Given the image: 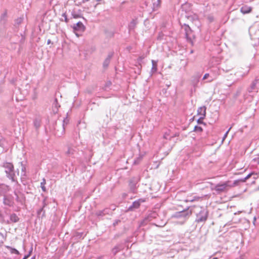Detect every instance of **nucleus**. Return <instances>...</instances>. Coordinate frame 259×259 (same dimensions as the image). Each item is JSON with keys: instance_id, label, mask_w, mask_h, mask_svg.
<instances>
[{"instance_id": "1", "label": "nucleus", "mask_w": 259, "mask_h": 259, "mask_svg": "<svg viewBox=\"0 0 259 259\" xmlns=\"http://www.w3.org/2000/svg\"><path fill=\"white\" fill-rule=\"evenodd\" d=\"M196 214L195 222L197 223H204L208 218V211L203 207L197 206L195 209H192V213Z\"/></svg>"}, {"instance_id": "2", "label": "nucleus", "mask_w": 259, "mask_h": 259, "mask_svg": "<svg viewBox=\"0 0 259 259\" xmlns=\"http://www.w3.org/2000/svg\"><path fill=\"white\" fill-rule=\"evenodd\" d=\"M2 166L5 169V172L8 178L11 180L12 182H16L14 167L12 163L5 162L3 163Z\"/></svg>"}, {"instance_id": "3", "label": "nucleus", "mask_w": 259, "mask_h": 259, "mask_svg": "<svg viewBox=\"0 0 259 259\" xmlns=\"http://www.w3.org/2000/svg\"><path fill=\"white\" fill-rule=\"evenodd\" d=\"M210 189L211 191H215L218 194H220L225 191L228 187H234L232 184H230V181L225 182L223 183H219L217 185H214L210 183Z\"/></svg>"}, {"instance_id": "4", "label": "nucleus", "mask_w": 259, "mask_h": 259, "mask_svg": "<svg viewBox=\"0 0 259 259\" xmlns=\"http://www.w3.org/2000/svg\"><path fill=\"white\" fill-rule=\"evenodd\" d=\"M192 213V208L189 210V208L184 209L182 211H178L175 212L173 215V218L180 219L183 218L186 219L188 218Z\"/></svg>"}, {"instance_id": "5", "label": "nucleus", "mask_w": 259, "mask_h": 259, "mask_svg": "<svg viewBox=\"0 0 259 259\" xmlns=\"http://www.w3.org/2000/svg\"><path fill=\"white\" fill-rule=\"evenodd\" d=\"M72 28L73 29V31L75 32V34L79 37L81 35L80 34L76 32H83L85 30V27L83 24V23L80 21L78 22L76 24H74L73 26H72Z\"/></svg>"}, {"instance_id": "6", "label": "nucleus", "mask_w": 259, "mask_h": 259, "mask_svg": "<svg viewBox=\"0 0 259 259\" xmlns=\"http://www.w3.org/2000/svg\"><path fill=\"white\" fill-rule=\"evenodd\" d=\"M140 181L138 177H133L129 181L128 186L130 191L133 193H135L137 190V185Z\"/></svg>"}, {"instance_id": "7", "label": "nucleus", "mask_w": 259, "mask_h": 259, "mask_svg": "<svg viewBox=\"0 0 259 259\" xmlns=\"http://www.w3.org/2000/svg\"><path fill=\"white\" fill-rule=\"evenodd\" d=\"M146 201V199L144 198H140L135 201H134L132 204L128 207L129 210H134L139 208L141 203H144Z\"/></svg>"}, {"instance_id": "8", "label": "nucleus", "mask_w": 259, "mask_h": 259, "mask_svg": "<svg viewBox=\"0 0 259 259\" xmlns=\"http://www.w3.org/2000/svg\"><path fill=\"white\" fill-rule=\"evenodd\" d=\"M3 203L5 205L8 206H12L14 203L13 197L10 195H4Z\"/></svg>"}, {"instance_id": "9", "label": "nucleus", "mask_w": 259, "mask_h": 259, "mask_svg": "<svg viewBox=\"0 0 259 259\" xmlns=\"http://www.w3.org/2000/svg\"><path fill=\"white\" fill-rule=\"evenodd\" d=\"M257 85H259V78L257 77L252 82L250 87L247 89V91L249 93H251L253 91H256L258 89Z\"/></svg>"}, {"instance_id": "10", "label": "nucleus", "mask_w": 259, "mask_h": 259, "mask_svg": "<svg viewBox=\"0 0 259 259\" xmlns=\"http://www.w3.org/2000/svg\"><path fill=\"white\" fill-rule=\"evenodd\" d=\"M252 174H253L252 173L249 174L248 175H247V176L246 177H245L243 179H238V180L234 181V182L232 183V185L233 186H237L241 182H242V183L245 182L246 181V180H247L250 178V177L251 176V175Z\"/></svg>"}, {"instance_id": "11", "label": "nucleus", "mask_w": 259, "mask_h": 259, "mask_svg": "<svg viewBox=\"0 0 259 259\" xmlns=\"http://www.w3.org/2000/svg\"><path fill=\"white\" fill-rule=\"evenodd\" d=\"M113 56V52H110L108 54L107 58L105 59L103 64V66L104 68H106L108 66Z\"/></svg>"}, {"instance_id": "12", "label": "nucleus", "mask_w": 259, "mask_h": 259, "mask_svg": "<svg viewBox=\"0 0 259 259\" xmlns=\"http://www.w3.org/2000/svg\"><path fill=\"white\" fill-rule=\"evenodd\" d=\"M71 17H70V19L72 18L77 19L82 17L81 11L78 10L76 11L75 10H73L71 12Z\"/></svg>"}, {"instance_id": "13", "label": "nucleus", "mask_w": 259, "mask_h": 259, "mask_svg": "<svg viewBox=\"0 0 259 259\" xmlns=\"http://www.w3.org/2000/svg\"><path fill=\"white\" fill-rule=\"evenodd\" d=\"M76 152L75 147L70 145H67V150L66 151V154L68 156H72Z\"/></svg>"}, {"instance_id": "14", "label": "nucleus", "mask_w": 259, "mask_h": 259, "mask_svg": "<svg viewBox=\"0 0 259 259\" xmlns=\"http://www.w3.org/2000/svg\"><path fill=\"white\" fill-rule=\"evenodd\" d=\"M138 23V21L137 19H133L131 22L130 23L128 26V29L129 32H131L132 31L134 30L135 28L136 27V25Z\"/></svg>"}, {"instance_id": "15", "label": "nucleus", "mask_w": 259, "mask_h": 259, "mask_svg": "<svg viewBox=\"0 0 259 259\" xmlns=\"http://www.w3.org/2000/svg\"><path fill=\"white\" fill-rule=\"evenodd\" d=\"M7 21V13L6 11L3 13L0 18V24L4 26Z\"/></svg>"}, {"instance_id": "16", "label": "nucleus", "mask_w": 259, "mask_h": 259, "mask_svg": "<svg viewBox=\"0 0 259 259\" xmlns=\"http://www.w3.org/2000/svg\"><path fill=\"white\" fill-rule=\"evenodd\" d=\"M206 107L205 106L198 108L197 110V114L201 115V117H205Z\"/></svg>"}, {"instance_id": "17", "label": "nucleus", "mask_w": 259, "mask_h": 259, "mask_svg": "<svg viewBox=\"0 0 259 259\" xmlns=\"http://www.w3.org/2000/svg\"><path fill=\"white\" fill-rule=\"evenodd\" d=\"M251 11L252 8L247 6H244L240 9V12L243 14L249 13Z\"/></svg>"}, {"instance_id": "18", "label": "nucleus", "mask_w": 259, "mask_h": 259, "mask_svg": "<svg viewBox=\"0 0 259 259\" xmlns=\"http://www.w3.org/2000/svg\"><path fill=\"white\" fill-rule=\"evenodd\" d=\"M184 26L185 27L184 30L185 31L186 37L187 39H188L189 36L190 35L191 33L192 32V30L188 25H187L186 24H184Z\"/></svg>"}, {"instance_id": "19", "label": "nucleus", "mask_w": 259, "mask_h": 259, "mask_svg": "<svg viewBox=\"0 0 259 259\" xmlns=\"http://www.w3.org/2000/svg\"><path fill=\"white\" fill-rule=\"evenodd\" d=\"M10 222L12 223L18 222L19 220V218L15 213H12L10 217Z\"/></svg>"}, {"instance_id": "20", "label": "nucleus", "mask_w": 259, "mask_h": 259, "mask_svg": "<svg viewBox=\"0 0 259 259\" xmlns=\"http://www.w3.org/2000/svg\"><path fill=\"white\" fill-rule=\"evenodd\" d=\"M157 215L158 214L156 211H151L147 216L149 219L151 221L152 219L156 218Z\"/></svg>"}, {"instance_id": "21", "label": "nucleus", "mask_w": 259, "mask_h": 259, "mask_svg": "<svg viewBox=\"0 0 259 259\" xmlns=\"http://www.w3.org/2000/svg\"><path fill=\"white\" fill-rule=\"evenodd\" d=\"M37 214L38 217H41V218L45 217V211L44 210V208L41 207L39 208L37 211Z\"/></svg>"}, {"instance_id": "22", "label": "nucleus", "mask_w": 259, "mask_h": 259, "mask_svg": "<svg viewBox=\"0 0 259 259\" xmlns=\"http://www.w3.org/2000/svg\"><path fill=\"white\" fill-rule=\"evenodd\" d=\"M122 244H118L112 249L113 253L115 254L122 249Z\"/></svg>"}, {"instance_id": "23", "label": "nucleus", "mask_w": 259, "mask_h": 259, "mask_svg": "<svg viewBox=\"0 0 259 259\" xmlns=\"http://www.w3.org/2000/svg\"><path fill=\"white\" fill-rule=\"evenodd\" d=\"M33 124L36 129H38L41 125V120L38 118H35L33 121Z\"/></svg>"}, {"instance_id": "24", "label": "nucleus", "mask_w": 259, "mask_h": 259, "mask_svg": "<svg viewBox=\"0 0 259 259\" xmlns=\"http://www.w3.org/2000/svg\"><path fill=\"white\" fill-rule=\"evenodd\" d=\"M152 67L151 71V72L154 73V72H156L157 70V62L154 60H152Z\"/></svg>"}, {"instance_id": "25", "label": "nucleus", "mask_w": 259, "mask_h": 259, "mask_svg": "<svg viewBox=\"0 0 259 259\" xmlns=\"http://www.w3.org/2000/svg\"><path fill=\"white\" fill-rule=\"evenodd\" d=\"M151 221L147 216H146L140 223L141 227L145 226L148 222Z\"/></svg>"}, {"instance_id": "26", "label": "nucleus", "mask_w": 259, "mask_h": 259, "mask_svg": "<svg viewBox=\"0 0 259 259\" xmlns=\"http://www.w3.org/2000/svg\"><path fill=\"white\" fill-rule=\"evenodd\" d=\"M46 183V180L45 178H44L42 180V181L40 183V187L42 189V190L44 191V192H46V188L45 187V184Z\"/></svg>"}, {"instance_id": "27", "label": "nucleus", "mask_w": 259, "mask_h": 259, "mask_svg": "<svg viewBox=\"0 0 259 259\" xmlns=\"http://www.w3.org/2000/svg\"><path fill=\"white\" fill-rule=\"evenodd\" d=\"M95 214H96V215H97L98 217H103L105 215V214H104V211L103 209L101 210H97L95 212Z\"/></svg>"}, {"instance_id": "28", "label": "nucleus", "mask_w": 259, "mask_h": 259, "mask_svg": "<svg viewBox=\"0 0 259 259\" xmlns=\"http://www.w3.org/2000/svg\"><path fill=\"white\" fill-rule=\"evenodd\" d=\"M10 251V252L12 254H18L19 253V251L16 249L15 248H12L10 246H6Z\"/></svg>"}, {"instance_id": "29", "label": "nucleus", "mask_w": 259, "mask_h": 259, "mask_svg": "<svg viewBox=\"0 0 259 259\" xmlns=\"http://www.w3.org/2000/svg\"><path fill=\"white\" fill-rule=\"evenodd\" d=\"M200 199V197L194 196L193 198H188L186 200V201L187 202H193L195 201H198Z\"/></svg>"}, {"instance_id": "30", "label": "nucleus", "mask_w": 259, "mask_h": 259, "mask_svg": "<svg viewBox=\"0 0 259 259\" xmlns=\"http://www.w3.org/2000/svg\"><path fill=\"white\" fill-rule=\"evenodd\" d=\"M160 2H161L160 0H157V1L156 3H154L153 4V10L154 11L156 10L158 8V7L160 6Z\"/></svg>"}, {"instance_id": "31", "label": "nucleus", "mask_w": 259, "mask_h": 259, "mask_svg": "<svg viewBox=\"0 0 259 259\" xmlns=\"http://www.w3.org/2000/svg\"><path fill=\"white\" fill-rule=\"evenodd\" d=\"M169 137H170L169 131H167L166 132H165L163 136V139H165L166 140H169Z\"/></svg>"}, {"instance_id": "32", "label": "nucleus", "mask_w": 259, "mask_h": 259, "mask_svg": "<svg viewBox=\"0 0 259 259\" xmlns=\"http://www.w3.org/2000/svg\"><path fill=\"white\" fill-rule=\"evenodd\" d=\"M203 131L202 128L201 126L196 125L194 128V131L197 133H201Z\"/></svg>"}, {"instance_id": "33", "label": "nucleus", "mask_w": 259, "mask_h": 259, "mask_svg": "<svg viewBox=\"0 0 259 259\" xmlns=\"http://www.w3.org/2000/svg\"><path fill=\"white\" fill-rule=\"evenodd\" d=\"M65 120H63V123L62 124V132L61 135H59L57 133L56 134L58 135V136H61L65 133Z\"/></svg>"}, {"instance_id": "34", "label": "nucleus", "mask_w": 259, "mask_h": 259, "mask_svg": "<svg viewBox=\"0 0 259 259\" xmlns=\"http://www.w3.org/2000/svg\"><path fill=\"white\" fill-rule=\"evenodd\" d=\"M49 203L48 202H47V197H45L44 199H43V201L42 202V207L45 208L46 206H47L48 205Z\"/></svg>"}, {"instance_id": "35", "label": "nucleus", "mask_w": 259, "mask_h": 259, "mask_svg": "<svg viewBox=\"0 0 259 259\" xmlns=\"http://www.w3.org/2000/svg\"><path fill=\"white\" fill-rule=\"evenodd\" d=\"M20 163H21V171H22V173H23V175L25 176V171H26L25 166L23 164L22 162H21Z\"/></svg>"}, {"instance_id": "36", "label": "nucleus", "mask_w": 259, "mask_h": 259, "mask_svg": "<svg viewBox=\"0 0 259 259\" xmlns=\"http://www.w3.org/2000/svg\"><path fill=\"white\" fill-rule=\"evenodd\" d=\"M205 117H200V118L197 120V122L198 124H205V123L203 121V119H204Z\"/></svg>"}, {"instance_id": "37", "label": "nucleus", "mask_w": 259, "mask_h": 259, "mask_svg": "<svg viewBox=\"0 0 259 259\" xmlns=\"http://www.w3.org/2000/svg\"><path fill=\"white\" fill-rule=\"evenodd\" d=\"M32 251V245H31V247L30 248V250L29 251L28 254H27V255H25L23 259H27L30 255Z\"/></svg>"}, {"instance_id": "38", "label": "nucleus", "mask_w": 259, "mask_h": 259, "mask_svg": "<svg viewBox=\"0 0 259 259\" xmlns=\"http://www.w3.org/2000/svg\"><path fill=\"white\" fill-rule=\"evenodd\" d=\"M62 17L64 18V21L66 23H68L69 21V18L67 17V16L66 14V13H64L62 14Z\"/></svg>"}, {"instance_id": "39", "label": "nucleus", "mask_w": 259, "mask_h": 259, "mask_svg": "<svg viewBox=\"0 0 259 259\" xmlns=\"http://www.w3.org/2000/svg\"><path fill=\"white\" fill-rule=\"evenodd\" d=\"M104 214L105 215L106 214H110L111 213V210L109 208H105L104 209Z\"/></svg>"}, {"instance_id": "40", "label": "nucleus", "mask_w": 259, "mask_h": 259, "mask_svg": "<svg viewBox=\"0 0 259 259\" xmlns=\"http://www.w3.org/2000/svg\"><path fill=\"white\" fill-rule=\"evenodd\" d=\"M231 128V127H230L228 129V130L226 132V133L225 134V135H224V136L223 137V140H224L226 139V138L227 137V135H228L229 131H230Z\"/></svg>"}, {"instance_id": "41", "label": "nucleus", "mask_w": 259, "mask_h": 259, "mask_svg": "<svg viewBox=\"0 0 259 259\" xmlns=\"http://www.w3.org/2000/svg\"><path fill=\"white\" fill-rule=\"evenodd\" d=\"M179 136V133H175V134H174L172 135H170V137H169V140H171L172 138L176 137H178Z\"/></svg>"}, {"instance_id": "42", "label": "nucleus", "mask_w": 259, "mask_h": 259, "mask_svg": "<svg viewBox=\"0 0 259 259\" xmlns=\"http://www.w3.org/2000/svg\"><path fill=\"white\" fill-rule=\"evenodd\" d=\"M141 159H142V157H138V158L137 159V160H135V161H134V163H135V164H138V163H139V162L141 161Z\"/></svg>"}, {"instance_id": "43", "label": "nucleus", "mask_w": 259, "mask_h": 259, "mask_svg": "<svg viewBox=\"0 0 259 259\" xmlns=\"http://www.w3.org/2000/svg\"><path fill=\"white\" fill-rule=\"evenodd\" d=\"M58 103L57 99H55V101H54V102L53 103V106L57 108H58Z\"/></svg>"}, {"instance_id": "44", "label": "nucleus", "mask_w": 259, "mask_h": 259, "mask_svg": "<svg viewBox=\"0 0 259 259\" xmlns=\"http://www.w3.org/2000/svg\"><path fill=\"white\" fill-rule=\"evenodd\" d=\"M121 221L120 220H116L114 221L113 224V225L114 226H115L116 225H117L119 223H120Z\"/></svg>"}, {"instance_id": "45", "label": "nucleus", "mask_w": 259, "mask_h": 259, "mask_svg": "<svg viewBox=\"0 0 259 259\" xmlns=\"http://www.w3.org/2000/svg\"><path fill=\"white\" fill-rule=\"evenodd\" d=\"M111 81H109L107 82L106 83V84L105 86V88L109 87L111 85Z\"/></svg>"}, {"instance_id": "46", "label": "nucleus", "mask_w": 259, "mask_h": 259, "mask_svg": "<svg viewBox=\"0 0 259 259\" xmlns=\"http://www.w3.org/2000/svg\"><path fill=\"white\" fill-rule=\"evenodd\" d=\"M110 210H114L116 208V206L115 205L112 204V205H111L110 206Z\"/></svg>"}, {"instance_id": "47", "label": "nucleus", "mask_w": 259, "mask_h": 259, "mask_svg": "<svg viewBox=\"0 0 259 259\" xmlns=\"http://www.w3.org/2000/svg\"><path fill=\"white\" fill-rule=\"evenodd\" d=\"M209 76V73H205L204 74V75L203 76V79L204 80V79H207L208 77Z\"/></svg>"}, {"instance_id": "48", "label": "nucleus", "mask_w": 259, "mask_h": 259, "mask_svg": "<svg viewBox=\"0 0 259 259\" xmlns=\"http://www.w3.org/2000/svg\"><path fill=\"white\" fill-rule=\"evenodd\" d=\"M22 21V19L20 18L16 20V22L17 24H20L21 23Z\"/></svg>"}, {"instance_id": "49", "label": "nucleus", "mask_w": 259, "mask_h": 259, "mask_svg": "<svg viewBox=\"0 0 259 259\" xmlns=\"http://www.w3.org/2000/svg\"><path fill=\"white\" fill-rule=\"evenodd\" d=\"M163 35V34L162 33H160L159 34V35L157 37L158 39H162V36Z\"/></svg>"}, {"instance_id": "50", "label": "nucleus", "mask_w": 259, "mask_h": 259, "mask_svg": "<svg viewBox=\"0 0 259 259\" xmlns=\"http://www.w3.org/2000/svg\"><path fill=\"white\" fill-rule=\"evenodd\" d=\"M208 18L210 22H212L213 20V18L212 17H208Z\"/></svg>"}, {"instance_id": "51", "label": "nucleus", "mask_w": 259, "mask_h": 259, "mask_svg": "<svg viewBox=\"0 0 259 259\" xmlns=\"http://www.w3.org/2000/svg\"><path fill=\"white\" fill-rule=\"evenodd\" d=\"M254 160L256 161L258 164H259V157L255 158L254 159Z\"/></svg>"}, {"instance_id": "52", "label": "nucleus", "mask_w": 259, "mask_h": 259, "mask_svg": "<svg viewBox=\"0 0 259 259\" xmlns=\"http://www.w3.org/2000/svg\"><path fill=\"white\" fill-rule=\"evenodd\" d=\"M237 259H246L245 257L243 255L240 256L239 257L237 258Z\"/></svg>"}, {"instance_id": "53", "label": "nucleus", "mask_w": 259, "mask_h": 259, "mask_svg": "<svg viewBox=\"0 0 259 259\" xmlns=\"http://www.w3.org/2000/svg\"><path fill=\"white\" fill-rule=\"evenodd\" d=\"M189 4H185L184 5H183L182 7V9H184L185 7H186L187 6H188Z\"/></svg>"}, {"instance_id": "54", "label": "nucleus", "mask_w": 259, "mask_h": 259, "mask_svg": "<svg viewBox=\"0 0 259 259\" xmlns=\"http://www.w3.org/2000/svg\"><path fill=\"white\" fill-rule=\"evenodd\" d=\"M223 70L225 71L226 72H228L229 71V70H230L231 69V68H229V69H225L224 68H223Z\"/></svg>"}, {"instance_id": "55", "label": "nucleus", "mask_w": 259, "mask_h": 259, "mask_svg": "<svg viewBox=\"0 0 259 259\" xmlns=\"http://www.w3.org/2000/svg\"><path fill=\"white\" fill-rule=\"evenodd\" d=\"M51 42H51V39H48V40H47V44H48V45H49V44H51Z\"/></svg>"}, {"instance_id": "56", "label": "nucleus", "mask_w": 259, "mask_h": 259, "mask_svg": "<svg viewBox=\"0 0 259 259\" xmlns=\"http://www.w3.org/2000/svg\"><path fill=\"white\" fill-rule=\"evenodd\" d=\"M89 1L90 0H82V2L84 3L87 2Z\"/></svg>"}, {"instance_id": "57", "label": "nucleus", "mask_w": 259, "mask_h": 259, "mask_svg": "<svg viewBox=\"0 0 259 259\" xmlns=\"http://www.w3.org/2000/svg\"><path fill=\"white\" fill-rule=\"evenodd\" d=\"M82 233H81L80 234H78V235H77V236H79V237H81L82 236Z\"/></svg>"}, {"instance_id": "58", "label": "nucleus", "mask_w": 259, "mask_h": 259, "mask_svg": "<svg viewBox=\"0 0 259 259\" xmlns=\"http://www.w3.org/2000/svg\"><path fill=\"white\" fill-rule=\"evenodd\" d=\"M97 259H102V256H99Z\"/></svg>"}, {"instance_id": "59", "label": "nucleus", "mask_w": 259, "mask_h": 259, "mask_svg": "<svg viewBox=\"0 0 259 259\" xmlns=\"http://www.w3.org/2000/svg\"><path fill=\"white\" fill-rule=\"evenodd\" d=\"M31 259H35V256H33L31 258Z\"/></svg>"}, {"instance_id": "60", "label": "nucleus", "mask_w": 259, "mask_h": 259, "mask_svg": "<svg viewBox=\"0 0 259 259\" xmlns=\"http://www.w3.org/2000/svg\"><path fill=\"white\" fill-rule=\"evenodd\" d=\"M213 80V78H211L210 80H209L208 81L211 82Z\"/></svg>"}, {"instance_id": "61", "label": "nucleus", "mask_w": 259, "mask_h": 259, "mask_svg": "<svg viewBox=\"0 0 259 259\" xmlns=\"http://www.w3.org/2000/svg\"><path fill=\"white\" fill-rule=\"evenodd\" d=\"M193 53V50H191V53Z\"/></svg>"}, {"instance_id": "62", "label": "nucleus", "mask_w": 259, "mask_h": 259, "mask_svg": "<svg viewBox=\"0 0 259 259\" xmlns=\"http://www.w3.org/2000/svg\"><path fill=\"white\" fill-rule=\"evenodd\" d=\"M139 59H140V60H141L142 59V58L141 57H140Z\"/></svg>"}, {"instance_id": "63", "label": "nucleus", "mask_w": 259, "mask_h": 259, "mask_svg": "<svg viewBox=\"0 0 259 259\" xmlns=\"http://www.w3.org/2000/svg\"><path fill=\"white\" fill-rule=\"evenodd\" d=\"M215 71H217V70H218V69L215 68Z\"/></svg>"}, {"instance_id": "64", "label": "nucleus", "mask_w": 259, "mask_h": 259, "mask_svg": "<svg viewBox=\"0 0 259 259\" xmlns=\"http://www.w3.org/2000/svg\"><path fill=\"white\" fill-rule=\"evenodd\" d=\"M97 1H98V2H99V1H100L101 0H97Z\"/></svg>"}]
</instances>
